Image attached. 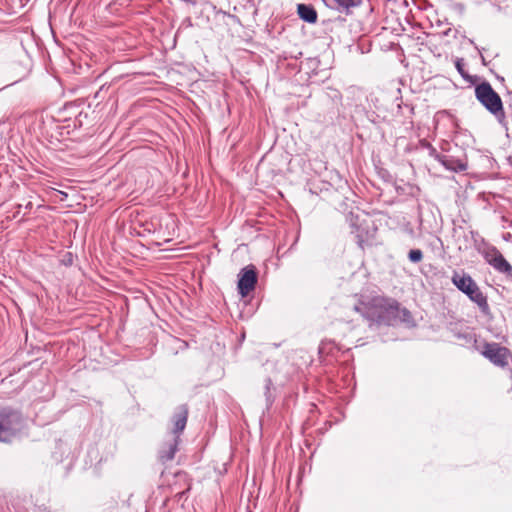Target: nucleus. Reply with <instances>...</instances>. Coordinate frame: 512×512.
Wrapping results in <instances>:
<instances>
[{
	"instance_id": "7ed1b4c3",
	"label": "nucleus",
	"mask_w": 512,
	"mask_h": 512,
	"mask_svg": "<svg viewBox=\"0 0 512 512\" xmlns=\"http://www.w3.org/2000/svg\"><path fill=\"white\" fill-rule=\"evenodd\" d=\"M475 97L500 122L505 118L501 97L494 91L490 83L482 82L476 85Z\"/></svg>"
},
{
	"instance_id": "6e6552de",
	"label": "nucleus",
	"mask_w": 512,
	"mask_h": 512,
	"mask_svg": "<svg viewBox=\"0 0 512 512\" xmlns=\"http://www.w3.org/2000/svg\"><path fill=\"white\" fill-rule=\"evenodd\" d=\"M439 160L446 169L454 172H461L467 169V164L464 161L452 156L444 155Z\"/></svg>"
},
{
	"instance_id": "20e7f679",
	"label": "nucleus",
	"mask_w": 512,
	"mask_h": 512,
	"mask_svg": "<svg viewBox=\"0 0 512 512\" xmlns=\"http://www.w3.org/2000/svg\"><path fill=\"white\" fill-rule=\"evenodd\" d=\"M452 283L469 299L475 302L480 310L484 313L489 311V305L486 296L483 295L476 282L468 274H459L454 272L452 276Z\"/></svg>"
},
{
	"instance_id": "f8f14e48",
	"label": "nucleus",
	"mask_w": 512,
	"mask_h": 512,
	"mask_svg": "<svg viewBox=\"0 0 512 512\" xmlns=\"http://www.w3.org/2000/svg\"><path fill=\"white\" fill-rule=\"evenodd\" d=\"M455 67L457 69V71L459 72V74L464 78V79H469L470 76L469 74L467 73V71L465 70V63H464V60L462 58H457L456 61H455Z\"/></svg>"
},
{
	"instance_id": "f257e3e1",
	"label": "nucleus",
	"mask_w": 512,
	"mask_h": 512,
	"mask_svg": "<svg viewBox=\"0 0 512 512\" xmlns=\"http://www.w3.org/2000/svg\"><path fill=\"white\" fill-rule=\"evenodd\" d=\"M369 325H394L399 317V304L397 301L384 297H374L368 302H361L354 306Z\"/></svg>"
},
{
	"instance_id": "9d476101",
	"label": "nucleus",
	"mask_w": 512,
	"mask_h": 512,
	"mask_svg": "<svg viewBox=\"0 0 512 512\" xmlns=\"http://www.w3.org/2000/svg\"><path fill=\"white\" fill-rule=\"evenodd\" d=\"M490 265L499 273H502L506 276H512V266L503 257L502 254H499L498 257L493 258L492 263H490Z\"/></svg>"
},
{
	"instance_id": "2eb2a0df",
	"label": "nucleus",
	"mask_w": 512,
	"mask_h": 512,
	"mask_svg": "<svg viewBox=\"0 0 512 512\" xmlns=\"http://www.w3.org/2000/svg\"><path fill=\"white\" fill-rule=\"evenodd\" d=\"M470 233H471V236H472V238L474 240L475 248L479 252V248L482 245V241H485V239L480 237L479 234L477 232H475V231H471Z\"/></svg>"
},
{
	"instance_id": "9b49d317",
	"label": "nucleus",
	"mask_w": 512,
	"mask_h": 512,
	"mask_svg": "<svg viewBox=\"0 0 512 512\" xmlns=\"http://www.w3.org/2000/svg\"><path fill=\"white\" fill-rule=\"evenodd\" d=\"M479 253L483 256L489 265L492 263L493 258H496L499 254H501V252L495 246L487 243L486 241H482V245L479 248Z\"/></svg>"
},
{
	"instance_id": "39448f33",
	"label": "nucleus",
	"mask_w": 512,
	"mask_h": 512,
	"mask_svg": "<svg viewBox=\"0 0 512 512\" xmlns=\"http://www.w3.org/2000/svg\"><path fill=\"white\" fill-rule=\"evenodd\" d=\"M23 427L22 415L12 408L0 409V442H9Z\"/></svg>"
},
{
	"instance_id": "dca6fc26",
	"label": "nucleus",
	"mask_w": 512,
	"mask_h": 512,
	"mask_svg": "<svg viewBox=\"0 0 512 512\" xmlns=\"http://www.w3.org/2000/svg\"><path fill=\"white\" fill-rule=\"evenodd\" d=\"M185 493L186 491L179 492L176 494V497L180 500L185 495Z\"/></svg>"
},
{
	"instance_id": "ddd939ff",
	"label": "nucleus",
	"mask_w": 512,
	"mask_h": 512,
	"mask_svg": "<svg viewBox=\"0 0 512 512\" xmlns=\"http://www.w3.org/2000/svg\"><path fill=\"white\" fill-rule=\"evenodd\" d=\"M408 258L413 263H418L423 259V253L420 249H412L408 253Z\"/></svg>"
},
{
	"instance_id": "423d86ee",
	"label": "nucleus",
	"mask_w": 512,
	"mask_h": 512,
	"mask_svg": "<svg viewBox=\"0 0 512 512\" xmlns=\"http://www.w3.org/2000/svg\"><path fill=\"white\" fill-rule=\"evenodd\" d=\"M482 354L496 366L505 367L508 365L510 352L498 343H486Z\"/></svg>"
},
{
	"instance_id": "f3484780",
	"label": "nucleus",
	"mask_w": 512,
	"mask_h": 512,
	"mask_svg": "<svg viewBox=\"0 0 512 512\" xmlns=\"http://www.w3.org/2000/svg\"><path fill=\"white\" fill-rule=\"evenodd\" d=\"M31 207H32V203L28 202V204L26 205V208H31Z\"/></svg>"
},
{
	"instance_id": "1a4fd4ad",
	"label": "nucleus",
	"mask_w": 512,
	"mask_h": 512,
	"mask_svg": "<svg viewBox=\"0 0 512 512\" xmlns=\"http://www.w3.org/2000/svg\"><path fill=\"white\" fill-rule=\"evenodd\" d=\"M297 12L299 17L308 23H315L317 21V12L311 5L298 4Z\"/></svg>"
},
{
	"instance_id": "f03ea898",
	"label": "nucleus",
	"mask_w": 512,
	"mask_h": 512,
	"mask_svg": "<svg viewBox=\"0 0 512 512\" xmlns=\"http://www.w3.org/2000/svg\"><path fill=\"white\" fill-rule=\"evenodd\" d=\"M188 418V408L186 405H180L175 409L172 417L173 430L172 436L167 440L159 450V460L162 464L172 461L178 450L180 434L185 429Z\"/></svg>"
},
{
	"instance_id": "a211bd4d",
	"label": "nucleus",
	"mask_w": 512,
	"mask_h": 512,
	"mask_svg": "<svg viewBox=\"0 0 512 512\" xmlns=\"http://www.w3.org/2000/svg\"><path fill=\"white\" fill-rule=\"evenodd\" d=\"M481 59H482L483 64H486L485 63V58L483 56H481Z\"/></svg>"
},
{
	"instance_id": "0eeeda50",
	"label": "nucleus",
	"mask_w": 512,
	"mask_h": 512,
	"mask_svg": "<svg viewBox=\"0 0 512 512\" xmlns=\"http://www.w3.org/2000/svg\"><path fill=\"white\" fill-rule=\"evenodd\" d=\"M257 283V272L254 266L250 265L243 268L239 274L238 290L244 297L254 290Z\"/></svg>"
},
{
	"instance_id": "4468645a",
	"label": "nucleus",
	"mask_w": 512,
	"mask_h": 512,
	"mask_svg": "<svg viewBox=\"0 0 512 512\" xmlns=\"http://www.w3.org/2000/svg\"><path fill=\"white\" fill-rule=\"evenodd\" d=\"M271 386H272V381L271 379H266V383H265V396H266V400L269 404L272 403V393H271Z\"/></svg>"
}]
</instances>
